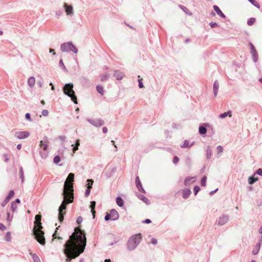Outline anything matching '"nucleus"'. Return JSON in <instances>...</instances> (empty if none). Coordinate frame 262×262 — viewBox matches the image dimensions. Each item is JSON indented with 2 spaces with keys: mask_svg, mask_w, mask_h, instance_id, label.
Returning <instances> with one entry per match:
<instances>
[{
  "mask_svg": "<svg viewBox=\"0 0 262 262\" xmlns=\"http://www.w3.org/2000/svg\"><path fill=\"white\" fill-rule=\"evenodd\" d=\"M136 184L137 187L138 188V190L142 192H145V191L143 187H142V185L141 183V182L140 181L139 177H137L136 178Z\"/></svg>",
  "mask_w": 262,
  "mask_h": 262,
  "instance_id": "f8f14e48",
  "label": "nucleus"
},
{
  "mask_svg": "<svg viewBox=\"0 0 262 262\" xmlns=\"http://www.w3.org/2000/svg\"><path fill=\"white\" fill-rule=\"evenodd\" d=\"M258 179L257 178L250 177H249V178L248 179L249 183L250 184H252L254 183H255V182H256L257 181H258Z\"/></svg>",
  "mask_w": 262,
  "mask_h": 262,
  "instance_id": "b1692460",
  "label": "nucleus"
},
{
  "mask_svg": "<svg viewBox=\"0 0 262 262\" xmlns=\"http://www.w3.org/2000/svg\"><path fill=\"white\" fill-rule=\"evenodd\" d=\"M259 247H260V244L259 243L257 244L256 245L255 249H254L252 251V253L254 255L256 254L258 252Z\"/></svg>",
  "mask_w": 262,
  "mask_h": 262,
  "instance_id": "c85d7f7f",
  "label": "nucleus"
},
{
  "mask_svg": "<svg viewBox=\"0 0 262 262\" xmlns=\"http://www.w3.org/2000/svg\"><path fill=\"white\" fill-rule=\"evenodd\" d=\"M102 132L103 133L105 134L107 132V128L106 127H104L102 128Z\"/></svg>",
  "mask_w": 262,
  "mask_h": 262,
  "instance_id": "4d7b16f0",
  "label": "nucleus"
},
{
  "mask_svg": "<svg viewBox=\"0 0 262 262\" xmlns=\"http://www.w3.org/2000/svg\"><path fill=\"white\" fill-rule=\"evenodd\" d=\"M250 46L251 47V53L253 56L254 61H256L258 58V54L256 50L252 43H250Z\"/></svg>",
  "mask_w": 262,
  "mask_h": 262,
  "instance_id": "1a4fd4ad",
  "label": "nucleus"
},
{
  "mask_svg": "<svg viewBox=\"0 0 262 262\" xmlns=\"http://www.w3.org/2000/svg\"><path fill=\"white\" fill-rule=\"evenodd\" d=\"M14 195V192L13 190H11L8 194V199H11Z\"/></svg>",
  "mask_w": 262,
  "mask_h": 262,
  "instance_id": "37998d69",
  "label": "nucleus"
},
{
  "mask_svg": "<svg viewBox=\"0 0 262 262\" xmlns=\"http://www.w3.org/2000/svg\"><path fill=\"white\" fill-rule=\"evenodd\" d=\"M116 203L119 206L122 207L124 204L123 200L120 197L118 196L116 198Z\"/></svg>",
  "mask_w": 262,
  "mask_h": 262,
  "instance_id": "5701e85b",
  "label": "nucleus"
},
{
  "mask_svg": "<svg viewBox=\"0 0 262 262\" xmlns=\"http://www.w3.org/2000/svg\"><path fill=\"white\" fill-rule=\"evenodd\" d=\"M207 132L206 128L204 126H200L199 127V133L201 135H205Z\"/></svg>",
  "mask_w": 262,
  "mask_h": 262,
  "instance_id": "393cba45",
  "label": "nucleus"
},
{
  "mask_svg": "<svg viewBox=\"0 0 262 262\" xmlns=\"http://www.w3.org/2000/svg\"><path fill=\"white\" fill-rule=\"evenodd\" d=\"M5 240L7 242L11 241V234L10 232H7L5 236Z\"/></svg>",
  "mask_w": 262,
  "mask_h": 262,
  "instance_id": "4c0bfd02",
  "label": "nucleus"
},
{
  "mask_svg": "<svg viewBox=\"0 0 262 262\" xmlns=\"http://www.w3.org/2000/svg\"><path fill=\"white\" fill-rule=\"evenodd\" d=\"M111 220V215L109 214V213H107L105 216V221H108V220Z\"/></svg>",
  "mask_w": 262,
  "mask_h": 262,
  "instance_id": "de8ad7c7",
  "label": "nucleus"
},
{
  "mask_svg": "<svg viewBox=\"0 0 262 262\" xmlns=\"http://www.w3.org/2000/svg\"><path fill=\"white\" fill-rule=\"evenodd\" d=\"M49 114V112L47 110H44L42 111V115L43 116H47Z\"/></svg>",
  "mask_w": 262,
  "mask_h": 262,
  "instance_id": "49530a36",
  "label": "nucleus"
},
{
  "mask_svg": "<svg viewBox=\"0 0 262 262\" xmlns=\"http://www.w3.org/2000/svg\"><path fill=\"white\" fill-rule=\"evenodd\" d=\"M206 181L207 177L206 176H204L201 180V185L203 186H205L206 185Z\"/></svg>",
  "mask_w": 262,
  "mask_h": 262,
  "instance_id": "72a5a7b5",
  "label": "nucleus"
},
{
  "mask_svg": "<svg viewBox=\"0 0 262 262\" xmlns=\"http://www.w3.org/2000/svg\"><path fill=\"white\" fill-rule=\"evenodd\" d=\"M40 147L42 148L44 150H46L48 148V145L47 144L43 143L42 141H41L40 142Z\"/></svg>",
  "mask_w": 262,
  "mask_h": 262,
  "instance_id": "c756f323",
  "label": "nucleus"
},
{
  "mask_svg": "<svg viewBox=\"0 0 262 262\" xmlns=\"http://www.w3.org/2000/svg\"><path fill=\"white\" fill-rule=\"evenodd\" d=\"M213 9L214 11L217 13V14L221 17L223 18L225 17V15L224 14V13L222 12V11L220 10V9L219 8L218 6L214 5L213 6Z\"/></svg>",
  "mask_w": 262,
  "mask_h": 262,
  "instance_id": "2eb2a0df",
  "label": "nucleus"
},
{
  "mask_svg": "<svg viewBox=\"0 0 262 262\" xmlns=\"http://www.w3.org/2000/svg\"><path fill=\"white\" fill-rule=\"evenodd\" d=\"M74 174L73 173H69L64 182L62 194H65L66 193L73 194L74 190L73 182H74Z\"/></svg>",
  "mask_w": 262,
  "mask_h": 262,
  "instance_id": "20e7f679",
  "label": "nucleus"
},
{
  "mask_svg": "<svg viewBox=\"0 0 262 262\" xmlns=\"http://www.w3.org/2000/svg\"><path fill=\"white\" fill-rule=\"evenodd\" d=\"M191 193V191L189 189H186L183 190V197L184 199H187Z\"/></svg>",
  "mask_w": 262,
  "mask_h": 262,
  "instance_id": "6ab92c4d",
  "label": "nucleus"
},
{
  "mask_svg": "<svg viewBox=\"0 0 262 262\" xmlns=\"http://www.w3.org/2000/svg\"><path fill=\"white\" fill-rule=\"evenodd\" d=\"M78 147L75 146L73 148V152H75L77 150H78Z\"/></svg>",
  "mask_w": 262,
  "mask_h": 262,
  "instance_id": "680f3d73",
  "label": "nucleus"
},
{
  "mask_svg": "<svg viewBox=\"0 0 262 262\" xmlns=\"http://www.w3.org/2000/svg\"><path fill=\"white\" fill-rule=\"evenodd\" d=\"M64 7L66 10V14L67 15L73 14V9L72 6L69 5L65 3L64 4Z\"/></svg>",
  "mask_w": 262,
  "mask_h": 262,
  "instance_id": "9d476101",
  "label": "nucleus"
},
{
  "mask_svg": "<svg viewBox=\"0 0 262 262\" xmlns=\"http://www.w3.org/2000/svg\"><path fill=\"white\" fill-rule=\"evenodd\" d=\"M50 53H53V54L54 55H55V54H56V53H55V52L54 51V50L53 49H50Z\"/></svg>",
  "mask_w": 262,
  "mask_h": 262,
  "instance_id": "0e129e2a",
  "label": "nucleus"
},
{
  "mask_svg": "<svg viewBox=\"0 0 262 262\" xmlns=\"http://www.w3.org/2000/svg\"><path fill=\"white\" fill-rule=\"evenodd\" d=\"M11 208L12 211H15L16 210L17 206L15 202H13L11 203Z\"/></svg>",
  "mask_w": 262,
  "mask_h": 262,
  "instance_id": "7c9ffc66",
  "label": "nucleus"
},
{
  "mask_svg": "<svg viewBox=\"0 0 262 262\" xmlns=\"http://www.w3.org/2000/svg\"><path fill=\"white\" fill-rule=\"evenodd\" d=\"M95 205H96V202L95 201H92L91 202L90 207L91 208V210H94L95 209Z\"/></svg>",
  "mask_w": 262,
  "mask_h": 262,
  "instance_id": "c03bdc74",
  "label": "nucleus"
},
{
  "mask_svg": "<svg viewBox=\"0 0 262 262\" xmlns=\"http://www.w3.org/2000/svg\"><path fill=\"white\" fill-rule=\"evenodd\" d=\"M191 145H189V141L186 140L184 141V144L182 145H181V147H182V148L189 147Z\"/></svg>",
  "mask_w": 262,
  "mask_h": 262,
  "instance_id": "c9c22d12",
  "label": "nucleus"
},
{
  "mask_svg": "<svg viewBox=\"0 0 262 262\" xmlns=\"http://www.w3.org/2000/svg\"><path fill=\"white\" fill-rule=\"evenodd\" d=\"M32 258L33 259L34 262H41L38 256L35 254L33 255Z\"/></svg>",
  "mask_w": 262,
  "mask_h": 262,
  "instance_id": "473e14b6",
  "label": "nucleus"
},
{
  "mask_svg": "<svg viewBox=\"0 0 262 262\" xmlns=\"http://www.w3.org/2000/svg\"><path fill=\"white\" fill-rule=\"evenodd\" d=\"M227 116H229V117H231L232 116L231 111L225 112L224 113H223V114L220 115L219 117H220V118L223 119V118L226 117Z\"/></svg>",
  "mask_w": 262,
  "mask_h": 262,
  "instance_id": "4be33fe9",
  "label": "nucleus"
},
{
  "mask_svg": "<svg viewBox=\"0 0 262 262\" xmlns=\"http://www.w3.org/2000/svg\"><path fill=\"white\" fill-rule=\"evenodd\" d=\"M200 188L199 186H194V187L193 188L194 194L196 195L197 193H198V192L200 191Z\"/></svg>",
  "mask_w": 262,
  "mask_h": 262,
  "instance_id": "ea45409f",
  "label": "nucleus"
},
{
  "mask_svg": "<svg viewBox=\"0 0 262 262\" xmlns=\"http://www.w3.org/2000/svg\"><path fill=\"white\" fill-rule=\"evenodd\" d=\"M212 155V150L209 146L207 149V157L209 158Z\"/></svg>",
  "mask_w": 262,
  "mask_h": 262,
  "instance_id": "f704fd0d",
  "label": "nucleus"
},
{
  "mask_svg": "<svg viewBox=\"0 0 262 262\" xmlns=\"http://www.w3.org/2000/svg\"><path fill=\"white\" fill-rule=\"evenodd\" d=\"M59 64H60V66H62L63 68H65V66H64V64H63L62 60L61 59L59 61Z\"/></svg>",
  "mask_w": 262,
  "mask_h": 262,
  "instance_id": "13d9d810",
  "label": "nucleus"
},
{
  "mask_svg": "<svg viewBox=\"0 0 262 262\" xmlns=\"http://www.w3.org/2000/svg\"><path fill=\"white\" fill-rule=\"evenodd\" d=\"M151 243L154 245H156L157 244V241L156 239H152L151 240Z\"/></svg>",
  "mask_w": 262,
  "mask_h": 262,
  "instance_id": "bf43d9fd",
  "label": "nucleus"
},
{
  "mask_svg": "<svg viewBox=\"0 0 262 262\" xmlns=\"http://www.w3.org/2000/svg\"><path fill=\"white\" fill-rule=\"evenodd\" d=\"M255 18L252 17L248 20L247 24L249 26H252L255 22Z\"/></svg>",
  "mask_w": 262,
  "mask_h": 262,
  "instance_id": "cd10ccee",
  "label": "nucleus"
},
{
  "mask_svg": "<svg viewBox=\"0 0 262 262\" xmlns=\"http://www.w3.org/2000/svg\"><path fill=\"white\" fill-rule=\"evenodd\" d=\"M83 221L82 217L81 216H78L76 222L78 224H80Z\"/></svg>",
  "mask_w": 262,
  "mask_h": 262,
  "instance_id": "a18cd8bd",
  "label": "nucleus"
},
{
  "mask_svg": "<svg viewBox=\"0 0 262 262\" xmlns=\"http://www.w3.org/2000/svg\"><path fill=\"white\" fill-rule=\"evenodd\" d=\"M29 135L30 134L28 132L24 131L17 133L16 136L17 138L19 139H23L27 138Z\"/></svg>",
  "mask_w": 262,
  "mask_h": 262,
  "instance_id": "6e6552de",
  "label": "nucleus"
},
{
  "mask_svg": "<svg viewBox=\"0 0 262 262\" xmlns=\"http://www.w3.org/2000/svg\"><path fill=\"white\" fill-rule=\"evenodd\" d=\"M60 49L62 52L73 51L75 53H76L78 51L74 46L69 42L62 43L60 46Z\"/></svg>",
  "mask_w": 262,
  "mask_h": 262,
  "instance_id": "0eeeda50",
  "label": "nucleus"
},
{
  "mask_svg": "<svg viewBox=\"0 0 262 262\" xmlns=\"http://www.w3.org/2000/svg\"><path fill=\"white\" fill-rule=\"evenodd\" d=\"M117 80H121L123 78L124 75L122 72L116 71L114 74Z\"/></svg>",
  "mask_w": 262,
  "mask_h": 262,
  "instance_id": "aec40b11",
  "label": "nucleus"
},
{
  "mask_svg": "<svg viewBox=\"0 0 262 262\" xmlns=\"http://www.w3.org/2000/svg\"><path fill=\"white\" fill-rule=\"evenodd\" d=\"M90 189H89V188H88V189H86V190L85 191V196H89V195L90 193V191H91V190H90Z\"/></svg>",
  "mask_w": 262,
  "mask_h": 262,
  "instance_id": "6e6d98bb",
  "label": "nucleus"
},
{
  "mask_svg": "<svg viewBox=\"0 0 262 262\" xmlns=\"http://www.w3.org/2000/svg\"><path fill=\"white\" fill-rule=\"evenodd\" d=\"M86 246V237L84 232L79 227L75 228L74 232L64 244V253L68 257L66 261L70 262L82 253Z\"/></svg>",
  "mask_w": 262,
  "mask_h": 262,
  "instance_id": "f257e3e1",
  "label": "nucleus"
},
{
  "mask_svg": "<svg viewBox=\"0 0 262 262\" xmlns=\"http://www.w3.org/2000/svg\"><path fill=\"white\" fill-rule=\"evenodd\" d=\"M6 229V227L3 224L0 223V230L4 231Z\"/></svg>",
  "mask_w": 262,
  "mask_h": 262,
  "instance_id": "8fccbe9b",
  "label": "nucleus"
},
{
  "mask_svg": "<svg viewBox=\"0 0 262 262\" xmlns=\"http://www.w3.org/2000/svg\"><path fill=\"white\" fill-rule=\"evenodd\" d=\"M107 78H108V75L107 74H103V75H102L101 78V80L102 81H105L106 80H107Z\"/></svg>",
  "mask_w": 262,
  "mask_h": 262,
  "instance_id": "79ce46f5",
  "label": "nucleus"
},
{
  "mask_svg": "<svg viewBox=\"0 0 262 262\" xmlns=\"http://www.w3.org/2000/svg\"><path fill=\"white\" fill-rule=\"evenodd\" d=\"M143 222L145 223L149 224L151 223V221L149 219H146Z\"/></svg>",
  "mask_w": 262,
  "mask_h": 262,
  "instance_id": "052dcab7",
  "label": "nucleus"
},
{
  "mask_svg": "<svg viewBox=\"0 0 262 262\" xmlns=\"http://www.w3.org/2000/svg\"><path fill=\"white\" fill-rule=\"evenodd\" d=\"M62 195H63V201L58 209V220L60 222H62L64 220V215L66 213V209L67 205L69 203H72L74 199V194L66 193L65 194Z\"/></svg>",
  "mask_w": 262,
  "mask_h": 262,
  "instance_id": "7ed1b4c3",
  "label": "nucleus"
},
{
  "mask_svg": "<svg viewBox=\"0 0 262 262\" xmlns=\"http://www.w3.org/2000/svg\"><path fill=\"white\" fill-rule=\"evenodd\" d=\"M256 173L258 175L262 176V169L261 168H259L256 171Z\"/></svg>",
  "mask_w": 262,
  "mask_h": 262,
  "instance_id": "5fc2aeb1",
  "label": "nucleus"
},
{
  "mask_svg": "<svg viewBox=\"0 0 262 262\" xmlns=\"http://www.w3.org/2000/svg\"><path fill=\"white\" fill-rule=\"evenodd\" d=\"M179 159L178 157L177 156H175L174 158H173V162L174 163V164H177L178 162H179Z\"/></svg>",
  "mask_w": 262,
  "mask_h": 262,
  "instance_id": "09e8293b",
  "label": "nucleus"
},
{
  "mask_svg": "<svg viewBox=\"0 0 262 262\" xmlns=\"http://www.w3.org/2000/svg\"><path fill=\"white\" fill-rule=\"evenodd\" d=\"M35 221L34 222V226L33 228V234L35 239L41 245L45 244V238L44 237V232L42 230V226L41 225V215L37 214L35 216Z\"/></svg>",
  "mask_w": 262,
  "mask_h": 262,
  "instance_id": "f03ea898",
  "label": "nucleus"
},
{
  "mask_svg": "<svg viewBox=\"0 0 262 262\" xmlns=\"http://www.w3.org/2000/svg\"><path fill=\"white\" fill-rule=\"evenodd\" d=\"M219 89V84L217 81H215L213 84V92L214 96H217V92Z\"/></svg>",
  "mask_w": 262,
  "mask_h": 262,
  "instance_id": "f3484780",
  "label": "nucleus"
},
{
  "mask_svg": "<svg viewBox=\"0 0 262 262\" xmlns=\"http://www.w3.org/2000/svg\"><path fill=\"white\" fill-rule=\"evenodd\" d=\"M58 228H56L55 232L53 235V239L52 241H55L56 239H58L60 241V243L61 244L63 238L59 236V235L57 233V230Z\"/></svg>",
  "mask_w": 262,
  "mask_h": 262,
  "instance_id": "9b49d317",
  "label": "nucleus"
},
{
  "mask_svg": "<svg viewBox=\"0 0 262 262\" xmlns=\"http://www.w3.org/2000/svg\"><path fill=\"white\" fill-rule=\"evenodd\" d=\"M35 83V79L34 77H31L28 80V84L30 87H33Z\"/></svg>",
  "mask_w": 262,
  "mask_h": 262,
  "instance_id": "a211bd4d",
  "label": "nucleus"
},
{
  "mask_svg": "<svg viewBox=\"0 0 262 262\" xmlns=\"http://www.w3.org/2000/svg\"><path fill=\"white\" fill-rule=\"evenodd\" d=\"M4 156L5 157V162H7L8 161V157L6 155H4Z\"/></svg>",
  "mask_w": 262,
  "mask_h": 262,
  "instance_id": "338daca9",
  "label": "nucleus"
},
{
  "mask_svg": "<svg viewBox=\"0 0 262 262\" xmlns=\"http://www.w3.org/2000/svg\"><path fill=\"white\" fill-rule=\"evenodd\" d=\"M88 183V188L91 189L92 187L93 183L94 182L93 180L92 179H88L87 180Z\"/></svg>",
  "mask_w": 262,
  "mask_h": 262,
  "instance_id": "2f4dec72",
  "label": "nucleus"
},
{
  "mask_svg": "<svg viewBox=\"0 0 262 262\" xmlns=\"http://www.w3.org/2000/svg\"><path fill=\"white\" fill-rule=\"evenodd\" d=\"M252 5L256 7L257 8H260V6L259 4L255 0H248Z\"/></svg>",
  "mask_w": 262,
  "mask_h": 262,
  "instance_id": "bb28decb",
  "label": "nucleus"
},
{
  "mask_svg": "<svg viewBox=\"0 0 262 262\" xmlns=\"http://www.w3.org/2000/svg\"><path fill=\"white\" fill-rule=\"evenodd\" d=\"M210 25L211 28H215L217 26V24L215 22H211Z\"/></svg>",
  "mask_w": 262,
  "mask_h": 262,
  "instance_id": "3c124183",
  "label": "nucleus"
},
{
  "mask_svg": "<svg viewBox=\"0 0 262 262\" xmlns=\"http://www.w3.org/2000/svg\"><path fill=\"white\" fill-rule=\"evenodd\" d=\"M138 197L140 200H142L143 202H144L146 204H149V202L148 199L147 198H146L145 196H144V195H143L142 194H138Z\"/></svg>",
  "mask_w": 262,
  "mask_h": 262,
  "instance_id": "412c9836",
  "label": "nucleus"
},
{
  "mask_svg": "<svg viewBox=\"0 0 262 262\" xmlns=\"http://www.w3.org/2000/svg\"><path fill=\"white\" fill-rule=\"evenodd\" d=\"M109 214L111 215V220L113 221L118 219L119 217L118 213L115 210H112Z\"/></svg>",
  "mask_w": 262,
  "mask_h": 262,
  "instance_id": "4468645a",
  "label": "nucleus"
},
{
  "mask_svg": "<svg viewBox=\"0 0 262 262\" xmlns=\"http://www.w3.org/2000/svg\"><path fill=\"white\" fill-rule=\"evenodd\" d=\"M73 89V84L72 83H68L64 86L63 91L66 95L71 97L72 101L74 103L77 104V99Z\"/></svg>",
  "mask_w": 262,
  "mask_h": 262,
  "instance_id": "39448f33",
  "label": "nucleus"
},
{
  "mask_svg": "<svg viewBox=\"0 0 262 262\" xmlns=\"http://www.w3.org/2000/svg\"><path fill=\"white\" fill-rule=\"evenodd\" d=\"M25 117L26 118L29 120V121H31V116H30V115L29 113H27L25 115Z\"/></svg>",
  "mask_w": 262,
  "mask_h": 262,
  "instance_id": "864d4df0",
  "label": "nucleus"
},
{
  "mask_svg": "<svg viewBox=\"0 0 262 262\" xmlns=\"http://www.w3.org/2000/svg\"><path fill=\"white\" fill-rule=\"evenodd\" d=\"M53 161L55 163L57 164L60 161V158L58 156H56L54 158Z\"/></svg>",
  "mask_w": 262,
  "mask_h": 262,
  "instance_id": "e433bc0d",
  "label": "nucleus"
},
{
  "mask_svg": "<svg viewBox=\"0 0 262 262\" xmlns=\"http://www.w3.org/2000/svg\"><path fill=\"white\" fill-rule=\"evenodd\" d=\"M216 151L218 154L221 153L223 151V148L222 146H218L216 148Z\"/></svg>",
  "mask_w": 262,
  "mask_h": 262,
  "instance_id": "a19ab883",
  "label": "nucleus"
},
{
  "mask_svg": "<svg viewBox=\"0 0 262 262\" xmlns=\"http://www.w3.org/2000/svg\"><path fill=\"white\" fill-rule=\"evenodd\" d=\"M80 145V143H79V140H77L76 141V144H75V146H77L78 147V146Z\"/></svg>",
  "mask_w": 262,
  "mask_h": 262,
  "instance_id": "69168bd1",
  "label": "nucleus"
},
{
  "mask_svg": "<svg viewBox=\"0 0 262 262\" xmlns=\"http://www.w3.org/2000/svg\"><path fill=\"white\" fill-rule=\"evenodd\" d=\"M91 212H92V214L93 215V218H94L95 216V213H96V211H95V209L94 210H91Z\"/></svg>",
  "mask_w": 262,
  "mask_h": 262,
  "instance_id": "e2e57ef3",
  "label": "nucleus"
},
{
  "mask_svg": "<svg viewBox=\"0 0 262 262\" xmlns=\"http://www.w3.org/2000/svg\"><path fill=\"white\" fill-rule=\"evenodd\" d=\"M19 173H20V178L21 179V181H22V182H23L24 178V172H23L22 167H20L19 169Z\"/></svg>",
  "mask_w": 262,
  "mask_h": 262,
  "instance_id": "58836bf2",
  "label": "nucleus"
},
{
  "mask_svg": "<svg viewBox=\"0 0 262 262\" xmlns=\"http://www.w3.org/2000/svg\"><path fill=\"white\" fill-rule=\"evenodd\" d=\"M142 79H140L139 80V86L140 88H143V83L142 82Z\"/></svg>",
  "mask_w": 262,
  "mask_h": 262,
  "instance_id": "603ef678",
  "label": "nucleus"
},
{
  "mask_svg": "<svg viewBox=\"0 0 262 262\" xmlns=\"http://www.w3.org/2000/svg\"><path fill=\"white\" fill-rule=\"evenodd\" d=\"M195 181V177H187L184 181V185L186 186L190 185Z\"/></svg>",
  "mask_w": 262,
  "mask_h": 262,
  "instance_id": "ddd939ff",
  "label": "nucleus"
},
{
  "mask_svg": "<svg viewBox=\"0 0 262 262\" xmlns=\"http://www.w3.org/2000/svg\"><path fill=\"white\" fill-rule=\"evenodd\" d=\"M96 89H97V92L101 94V95H103L104 90H103V88L102 86L97 85L96 87Z\"/></svg>",
  "mask_w": 262,
  "mask_h": 262,
  "instance_id": "a878e982",
  "label": "nucleus"
},
{
  "mask_svg": "<svg viewBox=\"0 0 262 262\" xmlns=\"http://www.w3.org/2000/svg\"><path fill=\"white\" fill-rule=\"evenodd\" d=\"M142 239V236L140 233L135 234L132 236L128 241L127 246L129 250H134L140 243Z\"/></svg>",
  "mask_w": 262,
  "mask_h": 262,
  "instance_id": "423d86ee",
  "label": "nucleus"
},
{
  "mask_svg": "<svg viewBox=\"0 0 262 262\" xmlns=\"http://www.w3.org/2000/svg\"><path fill=\"white\" fill-rule=\"evenodd\" d=\"M10 199H8V196H7L4 201V203L5 204L7 203L9 201H10Z\"/></svg>",
  "mask_w": 262,
  "mask_h": 262,
  "instance_id": "774afa93",
  "label": "nucleus"
},
{
  "mask_svg": "<svg viewBox=\"0 0 262 262\" xmlns=\"http://www.w3.org/2000/svg\"><path fill=\"white\" fill-rule=\"evenodd\" d=\"M228 219L227 216H222L219 220V224L220 225H224L228 222Z\"/></svg>",
  "mask_w": 262,
  "mask_h": 262,
  "instance_id": "dca6fc26",
  "label": "nucleus"
}]
</instances>
